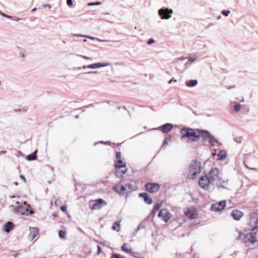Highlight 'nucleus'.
Masks as SVG:
<instances>
[{
	"label": "nucleus",
	"mask_w": 258,
	"mask_h": 258,
	"mask_svg": "<svg viewBox=\"0 0 258 258\" xmlns=\"http://www.w3.org/2000/svg\"><path fill=\"white\" fill-rule=\"evenodd\" d=\"M37 158V156L35 153V152L30 154L26 156V159L28 161H33L35 160Z\"/></svg>",
	"instance_id": "obj_28"
},
{
	"label": "nucleus",
	"mask_w": 258,
	"mask_h": 258,
	"mask_svg": "<svg viewBox=\"0 0 258 258\" xmlns=\"http://www.w3.org/2000/svg\"><path fill=\"white\" fill-rule=\"evenodd\" d=\"M116 158L117 160H119V159H121V154L120 152H116Z\"/></svg>",
	"instance_id": "obj_38"
},
{
	"label": "nucleus",
	"mask_w": 258,
	"mask_h": 258,
	"mask_svg": "<svg viewBox=\"0 0 258 258\" xmlns=\"http://www.w3.org/2000/svg\"><path fill=\"white\" fill-rule=\"evenodd\" d=\"M201 164L200 162L194 161L189 165L188 171L187 172V178L195 179L198 174L201 171Z\"/></svg>",
	"instance_id": "obj_1"
},
{
	"label": "nucleus",
	"mask_w": 258,
	"mask_h": 258,
	"mask_svg": "<svg viewBox=\"0 0 258 258\" xmlns=\"http://www.w3.org/2000/svg\"><path fill=\"white\" fill-rule=\"evenodd\" d=\"M20 178L24 181V182H26V178L24 175H21Z\"/></svg>",
	"instance_id": "obj_47"
},
{
	"label": "nucleus",
	"mask_w": 258,
	"mask_h": 258,
	"mask_svg": "<svg viewBox=\"0 0 258 258\" xmlns=\"http://www.w3.org/2000/svg\"><path fill=\"white\" fill-rule=\"evenodd\" d=\"M43 7H48V8H49L51 7H50V5H49V4H46V5H43Z\"/></svg>",
	"instance_id": "obj_50"
},
{
	"label": "nucleus",
	"mask_w": 258,
	"mask_h": 258,
	"mask_svg": "<svg viewBox=\"0 0 258 258\" xmlns=\"http://www.w3.org/2000/svg\"><path fill=\"white\" fill-rule=\"evenodd\" d=\"M101 4L100 2H97L95 3H90L88 4V6H98Z\"/></svg>",
	"instance_id": "obj_35"
},
{
	"label": "nucleus",
	"mask_w": 258,
	"mask_h": 258,
	"mask_svg": "<svg viewBox=\"0 0 258 258\" xmlns=\"http://www.w3.org/2000/svg\"><path fill=\"white\" fill-rule=\"evenodd\" d=\"M141 227V225H139L137 228V229H136V232H137L139 231V230L140 229Z\"/></svg>",
	"instance_id": "obj_49"
},
{
	"label": "nucleus",
	"mask_w": 258,
	"mask_h": 258,
	"mask_svg": "<svg viewBox=\"0 0 258 258\" xmlns=\"http://www.w3.org/2000/svg\"><path fill=\"white\" fill-rule=\"evenodd\" d=\"M173 11L168 8H163L159 10V15L161 16L162 19H168L171 17V14Z\"/></svg>",
	"instance_id": "obj_10"
},
{
	"label": "nucleus",
	"mask_w": 258,
	"mask_h": 258,
	"mask_svg": "<svg viewBox=\"0 0 258 258\" xmlns=\"http://www.w3.org/2000/svg\"><path fill=\"white\" fill-rule=\"evenodd\" d=\"M14 228V224L11 222H8L4 226V230L6 232H9Z\"/></svg>",
	"instance_id": "obj_23"
},
{
	"label": "nucleus",
	"mask_w": 258,
	"mask_h": 258,
	"mask_svg": "<svg viewBox=\"0 0 258 258\" xmlns=\"http://www.w3.org/2000/svg\"><path fill=\"white\" fill-rule=\"evenodd\" d=\"M199 184L201 188L205 190L208 189L209 187L212 185L207 175L201 177L199 179Z\"/></svg>",
	"instance_id": "obj_9"
},
{
	"label": "nucleus",
	"mask_w": 258,
	"mask_h": 258,
	"mask_svg": "<svg viewBox=\"0 0 258 258\" xmlns=\"http://www.w3.org/2000/svg\"><path fill=\"white\" fill-rule=\"evenodd\" d=\"M241 106L239 103H236V104L235 105V106H234V109H235V111H236V112L239 111L241 108Z\"/></svg>",
	"instance_id": "obj_32"
},
{
	"label": "nucleus",
	"mask_w": 258,
	"mask_h": 258,
	"mask_svg": "<svg viewBox=\"0 0 258 258\" xmlns=\"http://www.w3.org/2000/svg\"><path fill=\"white\" fill-rule=\"evenodd\" d=\"M147 190L151 193L157 192L160 188V185L156 183H148L146 184Z\"/></svg>",
	"instance_id": "obj_13"
},
{
	"label": "nucleus",
	"mask_w": 258,
	"mask_h": 258,
	"mask_svg": "<svg viewBox=\"0 0 258 258\" xmlns=\"http://www.w3.org/2000/svg\"><path fill=\"white\" fill-rule=\"evenodd\" d=\"M14 184L16 185H17L18 184V183L17 182H14Z\"/></svg>",
	"instance_id": "obj_58"
},
{
	"label": "nucleus",
	"mask_w": 258,
	"mask_h": 258,
	"mask_svg": "<svg viewBox=\"0 0 258 258\" xmlns=\"http://www.w3.org/2000/svg\"><path fill=\"white\" fill-rule=\"evenodd\" d=\"M92 105V104H89L88 106H91Z\"/></svg>",
	"instance_id": "obj_61"
},
{
	"label": "nucleus",
	"mask_w": 258,
	"mask_h": 258,
	"mask_svg": "<svg viewBox=\"0 0 258 258\" xmlns=\"http://www.w3.org/2000/svg\"><path fill=\"white\" fill-rule=\"evenodd\" d=\"M15 206H12L13 208L14 213H20L21 215H29L32 214V211L30 210V206L27 205L26 202L20 204L19 202L16 203Z\"/></svg>",
	"instance_id": "obj_3"
},
{
	"label": "nucleus",
	"mask_w": 258,
	"mask_h": 258,
	"mask_svg": "<svg viewBox=\"0 0 258 258\" xmlns=\"http://www.w3.org/2000/svg\"><path fill=\"white\" fill-rule=\"evenodd\" d=\"M77 56H79L81 57H83V58L85 59H91V58L88 57V56H85V55H79V54H76Z\"/></svg>",
	"instance_id": "obj_41"
},
{
	"label": "nucleus",
	"mask_w": 258,
	"mask_h": 258,
	"mask_svg": "<svg viewBox=\"0 0 258 258\" xmlns=\"http://www.w3.org/2000/svg\"><path fill=\"white\" fill-rule=\"evenodd\" d=\"M251 232L247 233L244 238V242L247 246L253 244L258 239V228L250 230Z\"/></svg>",
	"instance_id": "obj_5"
},
{
	"label": "nucleus",
	"mask_w": 258,
	"mask_h": 258,
	"mask_svg": "<svg viewBox=\"0 0 258 258\" xmlns=\"http://www.w3.org/2000/svg\"><path fill=\"white\" fill-rule=\"evenodd\" d=\"M162 206L161 203H157L154 205L153 209L154 211H158Z\"/></svg>",
	"instance_id": "obj_31"
},
{
	"label": "nucleus",
	"mask_w": 258,
	"mask_h": 258,
	"mask_svg": "<svg viewBox=\"0 0 258 258\" xmlns=\"http://www.w3.org/2000/svg\"><path fill=\"white\" fill-rule=\"evenodd\" d=\"M220 18H221V16H219V17H218L217 19H219Z\"/></svg>",
	"instance_id": "obj_60"
},
{
	"label": "nucleus",
	"mask_w": 258,
	"mask_h": 258,
	"mask_svg": "<svg viewBox=\"0 0 258 258\" xmlns=\"http://www.w3.org/2000/svg\"><path fill=\"white\" fill-rule=\"evenodd\" d=\"M98 72L97 71H90L84 73L85 74H96Z\"/></svg>",
	"instance_id": "obj_43"
},
{
	"label": "nucleus",
	"mask_w": 258,
	"mask_h": 258,
	"mask_svg": "<svg viewBox=\"0 0 258 258\" xmlns=\"http://www.w3.org/2000/svg\"><path fill=\"white\" fill-rule=\"evenodd\" d=\"M235 141L237 143H240L241 141H240V139L239 138H237L236 140H235Z\"/></svg>",
	"instance_id": "obj_51"
},
{
	"label": "nucleus",
	"mask_w": 258,
	"mask_h": 258,
	"mask_svg": "<svg viewBox=\"0 0 258 258\" xmlns=\"http://www.w3.org/2000/svg\"><path fill=\"white\" fill-rule=\"evenodd\" d=\"M243 213L239 210H233L231 213V216L236 220H239L243 216Z\"/></svg>",
	"instance_id": "obj_20"
},
{
	"label": "nucleus",
	"mask_w": 258,
	"mask_h": 258,
	"mask_svg": "<svg viewBox=\"0 0 258 258\" xmlns=\"http://www.w3.org/2000/svg\"><path fill=\"white\" fill-rule=\"evenodd\" d=\"M218 183L216 184L218 188H227L226 186L228 184V180L223 179L221 177V180L218 181Z\"/></svg>",
	"instance_id": "obj_22"
},
{
	"label": "nucleus",
	"mask_w": 258,
	"mask_h": 258,
	"mask_svg": "<svg viewBox=\"0 0 258 258\" xmlns=\"http://www.w3.org/2000/svg\"><path fill=\"white\" fill-rule=\"evenodd\" d=\"M6 153V151H2L0 152V154H3Z\"/></svg>",
	"instance_id": "obj_54"
},
{
	"label": "nucleus",
	"mask_w": 258,
	"mask_h": 258,
	"mask_svg": "<svg viewBox=\"0 0 258 258\" xmlns=\"http://www.w3.org/2000/svg\"><path fill=\"white\" fill-rule=\"evenodd\" d=\"M97 144H98V143H95L94 144V145H96Z\"/></svg>",
	"instance_id": "obj_64"
},
{
	"label": "nucleus",
	"mask_w": 258,
	"mask_h": 258,
	"mask_svg": "<svg viewBox=\"0 0 258 258\" xmlns=\"http://www.w3.org/2000/svg\"><path fill=\"white\" fill-rule=\"evenodd\" d=\"M104 14L108 15V14H109V13H104Z\"/></svg>",
	"instance_id": "obj_62"
},
{
	"label": "nucleus",
	"mask_w": 258,
	"mask_h": 258,
	"mask_svg": "<svg viewBox=\"0 0 258 258\" xmlns=\"http://www.w3.org/2000/svg\"><path fill=\"white\" fill-rule=\"evenodd\" d=\"M172 82H176V80L174 79V78L171 79L169 82H168V83L169 84H171Z\"/></svg>",
	"instance_id": "obj_48"
},
{
	"label": "nucleus",
	"mask_w": 258,
	"mask_h": 258,
	"mask_svg": "<svg viewBox=\"0 0 258 258\" xmlns=\"http://www.w3.org/2000/svg\"><path fill=\"white\" fill-rule=\"evenodd\" d=\"M85 37L89 38L91 39H94V37H91V36H86Z\"/></svg>",
	"instance_id": "obj_53"
},
{
	"label": "nucleus",
	"mask_w": 258,
	"mask_h": 258,
	"mask_svg": "<svg viewBox=\"0 0 258 258\" xmlns=\"http://www.w3.org/2000/svg\"><path fill=\"white\" fill-rule=\"evenodd\" d=\"M121 249L127 253H130L132 251L131 248L128 247V245L127 243H124L121 246Z\"/></svg>",
	"instance_id": "obj_27"
},
{
	"label": "nucleus",
	"mask_w": 258,
	"mask_h": 258,
	"mask_svg": "<svg viewBox=\"0 0 258 258\" xmlns=\"http://www.w3.org/2000/svg\"><path fill=\"white\" fill-rule=\"evenodd\" d=\"M67 232L64 230H59L58 232V236L61 238H65Z\"/></svg>",
	"instance_id": "obj_29"
},
{
	"label": "nucleus",
	"mask_w": 258,
	"mask_h": 258,
	"mask_svg": "<svg viewBox=\"0 0 258 258\" xmlns=\"http://www.w3.org/2000/svg\"><path fill=\"white\" fill-rule=\"evenodd\" d=\"M67 207L66 206H62L60 207V209L62 211L65 212L67 211Z\"/></svg>",
	"instance_id": "obj_42"
},
{
	"label": "nucleus",
	"mask_w": 258,
	"mask_h": 258,
	"mask_svg": "<svg viewBox=\"0 0 258 258\" xmlns=\"http://www.w3.org/2000/svg\"><path fill=\"white\" fill-rule=\"evenodd\" d=\"M258 223V214L257 213H252L249 214L248 225L249 230L258 228L257 224Z\"/></svg>",
	"instance_id": "obj_7"
},
{
	"label": "nucleus",
	"mask_w": 258,
	"mask_h": 258,
	"mask_svg": "<svg viewBox=\"0 0 258 258\" xmlns=\"http://www.w3.org/2000/svg\"><path fill=\"white\" fill-rule=\"evenodd\" d=\"M226 206V202L225 201L219 202L217 204H214L212 205V209L214 211H220L224 209Z\"/></svg>",
	"instance_id": "obj_15"
},
{
	"label": "nucleus",
	"mask_w": 258,
	"mask_h": 258,
	"mask_svg": "<svg viewBox=\"0 0 258 258\" xmlns=\"http://www.w3.org/2000/svg\"><path fill=\"white\" fill-rule=\"evenodd\" d=\"M0 14H1V15L2 16H3V17H6V18H9V19H12V20H15V21H19L20 20H21V19H20V18H17V19H13V17L12 16H9V15H6V14H4V13H2V12H0Z\"/></svg>",
	"instance_id": "obj_30"
},
{
	"label": "nucleus",
	"mask_w": 258,
	"mask_h": 258,
	"mask_svg": "<svg viewBox=\"0 0 258 258\" xmlns=\"http://www.w3.org/2000/svg\"><path fill=\"white\" fill-rule=\"evenodd\" d=\"M230 13V12L229 10H223L221 12L222 14L225 16H228Z\"/></svg>",
	"instance_id": "obj_36"
},
{
	"label": "nucleus",
	"mask_w": 258,
	"mask_h": 258,
	"mask_svg": "<svg viewBox=\"0 0 258 258\" xmlns=\"http://www.w3.org/2000/svg\"><path fill=\"white\" fill-rule=\"evenodd\" d=\"M104 202L101 199H99L96 201H92L90 203V207L92 210L100 209L102 206V204Z\"/></svg>",
	"instance_id": "obj_14"
},
{
	"label": "nucleus",
	"mask_w": 258,
	"mask_h": 258,
	"mask_svg": "<svg viewBox=\"0 0 258 258\" xmlns=\"http://www.w3.org/2000/svg\"><path fill=\"white\" fill-rule=\"evenodd\" d=\"M113 189L120 195H124L128 190L125 185H117L113 187Z\"/></svg>",
	"instance_id": "obj_16"
},
{
	"label": "nucleus",
	"mask_w": 258,
	"mask_h": 258,
	"mask_svg": "<svg viewBox=\"0 0 258 258\" xmlns=\"http://www.w3.org/2000/svg\"><path fill=\"white\" fill-rule=\"evenodd\" d=\"M120 221H115L112 227V229L118 232L120 230Z\"/></svg>",
	"instance_id": "obj_26"
},
{
	"label": "nucleus",
	"mask_w": 258,
	"mask_h": 258,
	"mask_svg": "<svg viewBox=\"0 0 258 258\" xmlns=\"http://www.w3.org/2000/svg\"><path fill=\"white\" fill-rule=\"evenodd\" d=\"M125 186L127 189L129 191V190L134 189V185L131 183H127L125 185Z\"/></svg>",
	"instance_id": "obj_33"
},
{
	"label": "nucleus",
	"mask_w": 258,
	"mask_h": 258,
	"mask_svg": "<svg viewBox=\"0 0 258 258\" xmlns=\"http://www.w3.org/2000/svg\"><path fill=\"white\" fill-rule=\"evenodd\" d=\"M168 144V142L167 141V139H165L163 141V145L162 146L164 147L166 145H167Z\"/></svg>",
	"instance_id": "obj_46"
},
{
	"label": "nucleus",
	"mask_w": 258,
	"mask_h": 258,
	"mask_svg": "<svg viewBox=\"0 0 258 258\" xmlns=\"http://www.w3.org/2000/svg\"><path fill=\"white\" fill-rule=\"evenodd\" d=\"M116 169L126 167L125 163H123L121 159L118 160L115 164Z\"/></svg>",
	"instance_id": "obj_24"
},
{
	"label": "nucleus",
	"mask_w": 258,
	"mask_h": 258,
	"mask_svg": "<svg viewBox=\"0 0 258 258\" xmlns=\"http://www.w3.org/2000/svg\"><path fill=\"white\" fill-rule=\"evenodd\" d=\"M198 84V81L197 80H190L188 82H185V85L188 87H192L196 86Z\"/></svg>",
	"instance_id": "obj_25"
},
{
	"label": "nucleus",
	"mask_w": 258,
	"mask_h": 258,
	"mask_svg": "<svg viewBox=\"0 0 258 258\" xmlns=\"http://www.w3.org/2000/svg\"><path fill=\"white\" fill-rule=\"evenodd\" d=\"M111 65V63L110 62H96L92 64H90L87 66L84 65L82 67H78V69H96L101 67H107Z\"/></svg>",
	"instance_id": "obj_8"
},
{
	"label": "nucleus",
	"mask_w": 258,
	"mask_h": 258,
	"mask_svg": "<svg viewBox=\"0 0 258 258\" xmlns=\"http://www.w3.org/2000/svg\"><path fill=\"white\" fill-rule=\"evenodd\" d=\"M126 171H127V169L125 168L124 170H122V173L123 174H125L126 173Z\"/></svg>",
	"instance_id": "obj_52"
},
{
	"label": "nucleus",
	"mask_w": 258,
	"mask_h": 258,
	"mask_svg": "<svg viewBox=\"0 0 258 258\" xmlns=\"http://www.w3.org/2000/svg\"><path fill=\"white\" fill-rule=\"evenodd\" d=\"M212 155L213 156L217 155L218 157L217 160H223L226 157V153L225 151L221 150L219 151L218 153L217 154L216 150H215V152L212 153Z\"/></svg>",
	"instance_id": "obj_18"
},
{
	"label": "nucleus",
	"mask_w": 258,
	"mask_h": 258,
	"mask_svg": "<svg viewBox=\"0 0 258 258\" xmlns=\"http://www.w3.org/2000/svg\"><path fill=\"white\" fill-rule=\"evenodd\" d=\"M67 4L69 6H72L73 5V0H67Z\"/></svg>",
	"instance_id": "obj_40"
},
{
	"label": "nucleus",
	"mask_w": 258,
	"mask_h": 258,
	"mask_svg": "<svg viewBox=\"0 0 258 258\" xmlns=\"http://www.w3.org/2000/svg\"><path fill=\"white\" fill-rule=\"evenodd\" d=\"M200 129H194L191 128H184L181 130L182 134L181 138H187L191 141L198 140V136Z\"/></svg>",
	"instance_id": "obj_2"
},
{
	"label": "nucleus",
	"mask_w": 258,
	"mask_h": 258,
	"mask_svg": "<svg viewBox=\"0 0 258 258\" xmlns=\"http://www.w3.org/2000/svg\"><path fill=\"white\" fill-rule=\"evenodd\" d=\"M105 21H106L107 22H108V23H112V22H111L110 21H108V20H105Z\"/></svg>",
	"instance_id": "obj_59"
},
{
	"label": "nucleus",
	"mask_w": 258,
	"mask_h": 258,
	"mask_svg": "<svg viewBox=\"0 0 258 258\" xmlns=\"http://www.w3.org/2000/svg\"><path fill=\"white\" fill-rule=\"evenodd\" d=\"M184 214L187 218L190 219H194L197 217V211L194 208L187 209L184 212Z\"/></svg>",
	"instance_id": "obj_12"
},
{
	"label": "nucleus",
	"mask_w": 258,
	"mask_h": 258,
	"mask_svg": "<svg viewBox=\"0 0 258 258\" xmlns=\"http://www.w3.org/2000/svg\"><path fill=\"white\" fill-rule=\"evenodd\" d=\"M36 10H37V9H36V8H34V9H33L31 10V11H32V12H34V11H35Z\"/></svg>",
	"instance_id": "obj_55"
},
{
	"label": "nucleus",
	"mask_w": 258,
	"mask_h": 258,
	"mask_svg": "<svg viewBox=\"0 0 258 258\" xmlns=\"http://www.w3.org/2000/svg\"><path fill=\"white\" fill-rule=\"evenodd\" d=\"M110 258H125L124 257L122 256L121 255L119 254H113Z\"/></svg>",
	"instance_id": "obj_37"
},
{
	"label": "nucleus",
	"mask_w": 258,
	"mask_h": 258,
	"mask_svg": "<svg viewBox=\"0 0 258 258\" xmlns=\"http://www.w3.org/2000/svg\"><path fill=\"white\" fill-rule=\"evenodd\" d=\"M188 58L189 60L186 64H187L188 63V62H194L197 58V56H195L194 57L190 56Z\"/></svg>",
	"instance_id": "obj_34"
},
{
	"label": "nucleus",
	"mask_w": 258,
	"mask_h": 258,
	"mask_svg": "<svg viewBox=\"0 0 258 258\" xmlns=\"http://www.w3.org/2000/svg\"><path fill=\"white\" fill-rule=\"evenodd\" d=\"M155 41L153 38H150L149 39V40L147 42V44L149 45L152 44L154 43H155Z\"/></svg>",
	"instance_id": "obj_39"
},
{
	"label": "nucleus",
	"mask_w": 258,
	"mask_h": 258,
	"mask_svg": "<svg viewBox=\"0 0 258 258\" xmlns=\"http://www.w3.org/2000/svg\"><path fill=\"white\" fill-rule=\"evenodd\" d=\"M185 59V58H182L181 59L182 60H184Z\"/></svg>",
	"instance_id": "obj_63"
},
{
	"label": "nucleus",
	"mask_w": 258,
	"mask_h": 258,
	"mask_svg": "<svg viewBox=\"0 0 258 258\" xmlns=\"http://www.w3.org/2000/svg\"><path fill=\"white\" fill-rule=\"evenodd\" d=\"M72 35L73 36H76V37H86V35H84L75 34H73Z\"/></svg>",
	"instance_id": "obj_44"
},
{
	"label": "nucleus",
	"mask_w": 258,
	"mask_h": 258,
	"mask_svg": "<svg viewBox=\"0 0 258 258\" xmlns=\"http://www.w3.org/2000/svg\"><path fill=\"white\" fill-rule=\"evenodd\" d=\"M101 247L99 245L97 246V254H99L101 252Z\"/></svg>",
	"instance_id": "obj_45"
},
{
	"label": "nucleus",
	"mask_w": 258,
	"mask_h": 258,
	"mask_svg": "<svg viewBox=\"0 0 258 258\" xmlns=\"http://www.w3.org/2000/svg\"><path fill=\"white\" fill-rule=\"evenodd\" d=\"M30 233L29 235V238L31 240L34 239L38 234L39 230L38 228L36 227H30L29 228Z\"/></svg>",
	"instance_id": "obj_17"
},
{
	"label": "nucleus",
	"mask_w": 258,
	"mask_h": 258,
	"mask_svg": "<svg viewBox=\"0 0 258 258\" xmlns=\"http://www.w3.org/2000/svg\"><path fill=\"white\" fill-rule=\"evenodd\" d=\"M139 197H142L144 199V202L149 205L153 203L152 198L149 197L147 193H141L139 194Z\"/></svg>",
	"instance_id": "obj_19"
},
{
	"label": "nucleus",
	"mask_w": 258,
	"mask_h": 258,
	"mask_svg": "<svg viewBox=\"0 0 258 258\" xmlns=\"http://www.w3.org/2000/svg\"><path fill=\"white\" fill-rule=\"evenodd\" d=\"M75 118H79V115H76L75 116Z\"/></svg>",
	"instance_id": "obj_57"
},
{
	"label": "nucleus",
	"mask_w": 258,
	"mask_h": 258,
	"mask_svg": "<svg viewBox=\"0 0 258 258\" xmlns=\"http://www.w3.org/2000/svg\"><path fill=\"white\" fill-rule=\"evenodd\" d=\"M172 127L173 125L172 124L167 123L161 126V131L164 133H168L172 130Z\"/></svg>",
	"instance_id": "obj_21"
},
{
	"label": "nucleus",
	"mask_w": 258,
	"mask_h": 258,
	"mask_svg": "<svg viewBox=\"0 0 258 258\" xmlns=\"http://www.w3.org/2000/svg\"><path fill=\"white\" fill-rule=\"evenodd\" d=\"M221 175L220 171L217 168H212L207 175L212 185H216L218 181L221 180Z\"/></svg>",
	"instance_id": "obj_6"
},
{
	"label": "nucleus",
	"mask_w": 258,
	"mask_h": 258,
	"mask_svg": "<svg viewBox=\"0 0 258 258\" xmlns=\"http://www.w3.org/2000/svg\"><path fill=\"white\" fill-rule=\"evenodd\" d=\"M100 143H104V144H107V142H103V141H101V142H100Z\"/></svg>",
	"instance_id": "obj_56"
},
{
	"label": "nucleus",
	"mask_w": 258,
	"mask_h": 258,
	"mask_svg": "<svg viewBox=\"0 0 258 258\" xmlns=\"http://www.w3.org/2000/svg\"><path fill=\"white\" fill-rule=\"evenodd\" d=\"M158 216L167 222L170 219L171 214L167 210L163 209L159 211Z\"/></svg>",
	"instance_id": "obj_11"
},
{
	"label": "nucleus",
	"mask_w": 258,
	"mask_h": 258,
	"mask_svg": "<svg viewBox=\"0 0 258 258\" xmlns=\"http://www.w3.org/2000/svg\"><path fill=\"white\" fill-rule=\"evenodd\" d=\"M200 138H202L204 141L208 142L212 146H215L218 143V140L206 130H199L198 140Z\"/></svg>",
	"instance_id": "obj_4"
}]
</instances>
